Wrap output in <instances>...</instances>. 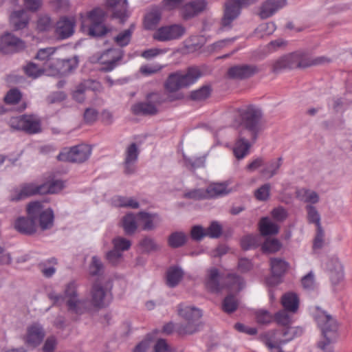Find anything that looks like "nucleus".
Listing matches in <instances>:
<instances>
[{"instance_id": "42", "label": "nucleus", "mask_w": 352, "mask_h": 352, "mask_svg": "<svg viewBox=\"0 0 352 352\" xmlns=\"http://www.w3.org/2000/svg\"><path fill=\"white\" fill-rule=\"evenodd\" d=\"M282 157L270 161L261 170V174L267 178L272 177L277 174L278 169L282 165Z\"/></svg>"}, {"instance_id": "41", "label": "nucleus", "mask_w": 352, "mask_h": 352, "mask_svg": "<svg viewBox=\"0 0 352 352\" xmlns=\"http://www.w3.org/2000/svg\"><path fill=\"white\" fill-rule=\"evenodd\" d=\"M162 12L157 9H153L144 17V24L146 29L153 30L160 21Z\"/></svg>"}, {"instance_id": "14", "label": "nucleus", "mask_w": 352, "mask_h": 352, "mask_svg": "<svg viewBox=\"0 0 352 352\" xmlns=\"http://www.w3.org/2000/svg\"><path fill=\"white\" fill-rule=\"evenodd\" d=\"M9 125L14 129L23 131L30 134L41 131L40 121L32 115L12 117L9 120Z\"/></svg>"}, {"instance_id": "28", "label": "nucleus", "mask_w": 352, "mask_h": 352, "mask_svg": "<svg viewBox=\"0 0 352 352\" xmlns=\"http://www.w3.org/2000/svg\"><path fill=\"white\" fill-rule=\"evenodd\" d=\"M14 227L19 232L24 234H32L36 232V225L33 219L21 217L17 218L14 223Z\"/></svg>"}, {"instance_id": "19", "label": "nucleus", "mask_w": 352, "mask_h": 352, "mask_svg": "<svg viewBox=\"0 0 352 352\" xmlns=\"http://www.w3.org/2000/svg\"><path fill=\"white\" fill-rule=\"evenodd\" d=\"M148 99L155 101V103L149 102H138L131 107L132 112L135 115H155L157 113V103L160 104L159 96L157 94H151Z\"/></svg>"}, {"instance_id": "33", "label": "nucleus", "mask_w": 352, "mask_h": 352, "mask_svg": "<svg viewBox=\"0 0 352 352\" xmlns=\"http://www.w3.org/2000/svg\"><path fill=\"white\" fill-rule=\"evenodd\" d=\"M138 223L142 226V229L150 230L155 228L160 222V219L157 214H151L144 212L138 214Z\"/></svg>"}, {"instance_id": "48", "label": "nucleus", "mask_w": 352, "mask_h": 352, "mask_svg": "<svg viewBox=\"0 0 352 352\" xmlns=\"http://www.w3.org/2000/svg\"><path fill=\"white\" fill-rule=\"evenodd\" d=\"M133 30V28L131 26L130 28L120 32L115 37V42L120 47L126 46L131 41Z\"/></svg>"}, {"instance_id": "39", "label": "nucleus", "mask_w": 352, "mask_h": 352, "mask_svg": "<svg viewBox=\"0 0 352 352\" xmlns=\"http://www.w3.org/2000/svg\"><path fill=\"white\" fill-rule=\"evenodd\" d=\"M296 196L300 201L305 203L314 204L319 201V196L316 192L306 188L298 189Z\"/></svg>"}, {"instance_id": "46", "label": "nucleus", "mask_w": 352, "mask_h": 352, "mask_svg": "<svg viewBox=\"0 0 352 352\" xmlns=\"http://www.w3.org/2000/svg\"><path fill=\"white\" fill-rule=\"evenodd\" d=\"M53 27L52 19L47 14H41L36 23V29L39 32H47Z\"/></svg>"}, {"instance_id": "54", "label": "nucleus", "mask_w": 352, "mask_h": 352, "mask_svg": "<svg viewBox=\"0 0 352 352\" xmlns=\"http://www.w3.org/2000/svg\"><path fill=\"white\" fill-rule=\"evenodd\" d=\"M280 243L277 239H267L262 245L263 252H276L280 248Z\"/></svg>"}, {"instance_id": "37", "label": "nucleus", "mask_w": 352, "mask_h": 352, "mask_svg": "<svg viewBox=\"0 0 352 352\" xmlns=\"http://www.w3.org/2000/svg\"><path fill=\"white\" fill-rule=\"evenodd\" d=\"M281 304L286 311L290 313H296L298 309L299 300L296 294L287 293L283 296Z\"/></svg>"}, {"instance_id": "16", "label": "nucleus", "mask_w": 352, "mask_h": 352, "mask_svg": "<svg viewBox=\"0 0 352 352\" xmlns=\"http://www.w3.org/2000/svg\"><path fill=\"white\" fill-rule=\"evenodd\" d=\"M75 25L74 18L62 16L54 25V34L60 40L68 38L74 34Z\"/></svg>"}, {"instance_id": "30", "label": "nucleus", "mask_w": 352, "mask_h": 352, "mask_svg": "<svg viewBox=\"0 0 352 352\" xmlns=\"http://www.w3.org/2000/svg\"><path fill=\"white\" fill-rule=\"evenodd\" d=\"M100 85L98 82L91 80H87L80 83L73 93V98L78 102H82L85 100V92L88 89L93 91L98 90Z\"/></svg>"}, {"instance_id": "27", "label": "nucleus", "mask_w": 352, "mask_h": 352, "mask_svg": "<svg viewBox=\"0 0 352 352\" xmlns=\"http://www.w3.org/2000/svg\"><path fill=\"white\" fill-rule=\"evenodd\" d=\"M125 154V173L131 174L135 171V163L137 161L139 155V151L135 143L131 144L126 148Z\"/></svg>"}, {"instance_id": "64", "label": "nucleus", "mask_w": 352, "mask_h": 352, "mask_svg": "<svg viewBox=\"0 0 352 352\" xmlns=\"http://www.w3.org/2000/svg\"><path fill=\"white\" fill-rule=\"evenodd\" d=\"M272 314L265 310H259L256 313V321L259 324H267L272 320Z\"/></svg>"}, {"instance_id": "60", "label": "nucleus", "mask_w": 352, "mask_h": 352, "mask_svg": "<svg viewBox=\"0 0 352 352\" xmlns=\"http://www.w3.org/2000/svg\"><path fill=\"white\" fill-rule=\"evenodd\" d=\"M206 236L210 238H219L222 232L221 226L216 221L212 222L210 226L206 229Z\"/></svg>"}, {"instance_id": "61", "label": "nucleus", "mask_w": 352, "mask_h": 352, "mask_svg": "<svg viewBox=\"0 0 352 352\" xmlns=\"http://www.w3.org/2000/svg\"><path fill=\"white\" fill-rule=\"evenodd\" d=\"M113 247L116 250L121 252V251L127 250L131 247L130 241L122 238L117 237L113 240Z\"/></svg>"}, {"instance_id": "7", "label": "nucleus", "mask_w": 352, "mask_h": 352, "mask_svg": "<svg viewBox=\"0 0 352 352\" xmlns=\"http://www.w3.org/2000/svg\"><path fill=\"white\" fill-rule=\"evenodd\" d=\"M302 333L300 327H287L282 331H267L261 336V339L265 346L272 352Z\"/></svg>"}, {"instance_id": "43", "label": "nucleus", "mask_w": 352, "mask_h": 352, "mask_svg": "<svg viewBox=\"0 0 352 352\" xmlns=\"http://www.w3.org/2000/svg\"><path fill=\"white\" fill-rule=\"evenodd\" d=\"M183 276L182 271L177 267H170L166 274V283L170 287H175Z\"/></svg>"}, {"instance_id": "3", "label": "nucleus", "mask_w": 352, "mask_h": 352, "mask_svg": "<svg viewBox=\"0 0 352 352\" xmlns=\"http://www.w3.org/2000/svg\"><path fill=\"white\" fill-rule=\"evenodd\" d=\"M48 297L54 304L58 305H61L65 301L68 311L73 314L79 316L89 309L88 302L78 298L76 284L74 282H70L66 285L63 296L51 292L48 294Z\"/></svg>"}, {"instance_id": "20", "label": "nucleus", "mask_w": 352, "mask_h": 352, "mask_svg": "<svg viewBox=\"0 0 352 352\" xmlns=\"http://www.w3.org/2000/svg\"><path fill=\"white\" fill-rule=\"evenodd\" d=\"M289 267L288 263L280 258H271L270 267L272 276L266 282L269 285H276L280 282V277L285 273Z\"/></svg>"}, {"instance_id": "63", "label": "nucleus", "mask_w": 352, "mask_h": 352, "mask_svg": "<svg viewBox=\"0 0 352 352\" xmlns=\"http://www.w3.org/2000/svg\"><path fill=\"white\" fill-rule=\"evenodd\" d=\"M228 279L230 282H231V289L239 291L243 288V280L241 276L235 274H229L228 276Z\"/></svg>"}, {"instance_id": "55", "label": "nucleus", "mask_w": 352, "mask_h": 352, "mask_svg": "<svg viewBox=\"0 0 352 352\" xmlns=\"http://www.w3.org/2000/svg\"><path fill=\"white\" fill-rule=\"evenodd\" d=\"M21 94L16 89H10L4 97V102L8 104H14L21 100Z\"/></svg>"}, {"instance_id": "1", "label": "nucleus", "mask_w": 352, "mask_h": 352, "mask_svg": "<svg viewBox=\"0 0 352 352\" xmlns=\"http://www.w3.org/2000/svg\"><path fill=\"white\" fill-rule=\"evenodd\" d=\"M314 318L322 333L317 348L322 352H334V344L339 336L336 319L320 309H316Z\"/></svg>"}, {"instance_id": "12", "label": "nucleus", "mask_w": 352, "mask_h": 352, "mask_svg": "<svg viewBox=\"0 0 352 352\" xmlns=\"http://www.w3.org/2000/svg\"><path fill=\"white\" fill-rule=\"evenodd\" d=\"M230 191L227 184L214 183L209 185L206 190L195 189L185 193L184 196L186 198L199 200L223 196L230 193Z\"/></svg>"}, {"instance_id": "53", "label": "nucleus", "mask_w": 352, "mask_h": 352, "mask_svg": "<svg viewBox=\"0 0 352 352\" xmlns=\"http://www.w3.org/2000/svg\"><path fill=\"white\" fill-rule=\"evenodd\" d=\"M258 236L254 235H247L244 236L241 241V247L243 250H249L256 248L258 245Z\"/></svg>"}, {"instance_id": "17", "label": "nucleus", "mask_w": 352, "mask_h": 352, "mask_svg": "<svg viewBox=\"0 0 352 352\" xmlns=\"http://www.w3.org/2000/svg\"><path fill=\"white\" fill-rule=\"evenodd\" d=\"M24 47V42L10 33H6L0 38V52L3 54L17 52Z\"/></svg>"}, {"instance_id": "9", "label": "nucleus", "mask_w": 352, "mask_h": 352, "mask_svg": "<svg viewBox=\"0 0 352 352\" xmlns=\"http://www.w3.org/2000/svg\"><path fill=\"white\" fill-rule=\"evenodd\" d=\"M258 0H226L224 3L223 15L221 20V30H228L233 21L240 15L241 9L256 2Z\"/></svg>"}, {"instance_id": "57", "label": "nucleus", "mask_w": 352, "mask_h": 352, "mask_svg": "<svg viewBox=\"0 0 352 352\" xmlns=\"http://www.w3.org/2000/svg\"><path fill=\"white\" fill-rule=\"evenodd\" d=\"M103 270V264L99 258L93 256L89 267V274L92 276L99 275Z\"/></svg>"}, {"instance_id": "22", "label": "nucleus", "mask_w": 352, "mask_h": 352, "mask_svg": "<svg viewBox=\"0 0 352 352\" xmlns=\"http://www.w3.org/2000/svg\"><path fill=\"white\" fill-rule=\"evenodd\" d=\"M259 69L253 65H241L231 67L228 71L230 78L243 80L250 78L257 74Z\"/></svg>"}, {"instance_id": "18", "label": "nucleus", "mask_w": 352, "mask_h": 352, "mask_svg": "<svg viewBox=\"0 0 352 352\" xmlns=\"http://www.w3.org/2000/svg\"><path fill=\"white\" fill-rule=\"evenodd\" d=\"M91 303L96 308H102L109 305L112 299L110 292L104 289L99 283H95L92 287Z\"/></svg>"}, {"instance_id": "32", "label": "nucleus", "mask_w": 352, "mask_h": 352, "mask_svg": "<svg viewBox=\"0 0 352 352\" xmlns=\"http://www.w3.org/2000/svg\"><path fill=\"white\" fill-rule=\"evenodd\" d=\"M30 15L25 10L14 11L10 16V22L14 29L21 30L27 26L30 21Z\"/></svg>"}, {"instance_id": "52", "label": "nucleus", "mask_w": 352, "mask_h": 352, "mask_svg": "<svg viewBox=\"0 0 352 352\" xmlns=\"http://www.w3.org/2000/svg\"><path fill=\"white\" fill-rule=\"evenodd\" d=\"M222 307L225 312L232 313L236 309L238 302L234 296L230 295L225 298Z\"/></svg>"}, {"instance_id": "25", "label": "nucleus", "mask_w": 352, "mask_h": 352, "mask_svg": "<svg viewBox=\"0 0 352 352\" xmlns=\"http://www.w3.org/2000/svg\"><path fill=\"white\" fill-rule=\"evenodd\" d=\"M287 0H267L261 6L259 16L267 19L274 14L278 10L286 5Z\"/></svg>"}, {"instance_id": "8", "label": "nucleus", "mask_w": 352, "mask_h": 352, "mask_svg": "<svg viewBox=\"0 0 352 352\" xmlns=\"http://www.w3.org/2000/svg\"><path fill=\"white\" fill-rule=\"evenodd\" d=\"M178 314L186 321V324L180 325L177 331L180 335L192 334L199 330L201 311L195 307L180 305Z\"/></svg>"}, {"instance_id": "24", "label": "nucleus", "mask_w": 352, "mask_h": 352, "mask_svg": "<svg viewBox=\"0 0 352 352\" xmlns=\"http://www.w3.org/2000/svg\"><path fill=\"white\" fill-rule=\"evenodd\" d=\"M122 58L121 51L117 49H109L102 53L98 58L100 64L104 65L102 69L107 72L111 71L116 65V63Z\"/></svg>"}, {"instance_id": "35", "label": "nucleus", "mask_w": 352, "mask_h": 352, "mask_svg": "<svg viewBox=\"0 0 352 352\" xmlns=\"http://www.w3.org/2000/svg\"><path fill=\"white\" fill-rule=\"evenodd\" d=\"M250 147L251 144L248 140L239 138L233 146V154L237 160H241L248 154Z\"/></svg>"}, {"instance_id": "15", "label": "nucleus", "mask_w": 352, "mask_h": 352, "mask_svg": "<svg viewBox=\"0 0 352 352\" xmlns=\"http://www.w3.org/2000/svg\"><path fill=\"white\" fill-rule=\"evenodd\" d=\"M186 33V28L181 24H172L159 28L153 38L158 41L165 42L180 39Z\"/></svg>"}, {"instance_id": "13", "label": "nucleus", "mask_w": 352, "mask_h": 352, "mask_svg": "<svg viewBox=\"0 0 352 352\" xmlns=\"http://www.w3.org/2000/svg\"><path fill=\"white\" fill-rule=\"evenodd\" d=\"M91 148L87 144H82L72 146L69 148H64L57 156L60 161L74 163H82L89 157Z\"/></svg>"}, {"instance_id": "50", "label": "nucleus", "mask_w": 352, "mask_h": 352, "mask_svg": "<svg viewBox=\"0 0 352 352\" xmlns=\"http://www.w3.org/2000/svg\"><path fill=\"white\" fill-rule=\"evenodd\" d=\"M186 236L183 232H174L168 238V244L172 248H178L184 245Z\"/></svg>"}, {"instance_id": "23", "label": "nucleus", "mask_w": 352, "mask_h": 352, "mask_svg": "<svg viewBox=\"0 0 352 352\" xmlns=\"http://www.w3.org/2000/svg\"><path fill=\"white\" fill-rule=\"evenodd\" d=\"M78 60L76 57L66 60L56 59L55 63L49 72V76L65 75L72 72L78 67Z\"/></svg>"}, {"instance_id": "49", "label": "nucleus", "mask_w": 352, "mask_h": 352, "mask_svg": "<svg viewBox=\"0 0 352 352\" xmlns=\"http://www.w3.org/2000/svg\"><path fill=\"white\" fill-rule=\"evenodd\" d=\"M288 312L284 309V310L277 312L274 316L276 322L278 324L284 326L285 328L290 327L289 325L292 323L291 315Z\"/></svg>"}, {"instance_id": "34", "label": "nucleus", "mask_w": 352, "mask_h": 352, "mask_svg": "<svg viewBox=\"0 0 352 352\" xmlns=\"http://www.w3.org/2000/svg\"><path fill=\"white\" fill-rule=\"evenodd\" d=\"M44 336L43 328L37 324H34L28 329L26 342L28 344L35 346L42 342Z\"/></svg>"}, {"instance_id": "56", "label": "nucleus", "mask_w": 352, "mask_h": 352, "mask_svg": "<svg viewBox=\"0 0 352 352\" xmlns=\"http://www.w3.org/2000/svg\"><path fill=\"white\" fill-rule=\"evenodd\" d=\"M47 263L52 265L47 267L46 263H42L40 264V267L45 277H51L55 273L56 269L54 265L57 264V261L56 258H52L47 261Z\"/></svg>"}, {"instance_id": "59", "label": "nucleus", "mask_w": 352, "mask_h": 352, "mask_svg": "<svg viewBox=\"0 0 352 352\" xmlns=\"http://www.w3.org/2000/svg\"><path fill=\"white\" fill-rule=\"evenodd\" d=\"M271 186L269 184L261 186L254 192V196L259 201H265L270 197Z\"/></svg>"}, {"instance_id": "44", "label": "nucleus", "mask_w": 352, "mask_h": 352, "mask_svg": "<svg viewBox=\"0 0 352 352\" xmlns=\"http://www.w3.org/2000/svg\"><path fill=\"white\" fill-rule=\"evenodd\" d=\"M24 71L28 76L32 77L33 78H38L43 73H46L47 75L49 76V72H50V69H48L43 65L42 66V67H38L36 64L33 63H28L24 67Z\"/></svg>"}, {"instance_id": "38", "label": "nucleus", "mask_w": 352, "mask_h": 352, "mask_svg": "<svg viewBox=\"0 0 352 352\" xmlns=\"http://www.w3.org/2000/svg\"><path fill=\"white\" fill-rule=\"evenodd\" d=\"M138 223V214L132 213L126 214L122 219V226L126 234H131L135 232Z\"/></svg>"}, {"instance_id": "51", "label": "nucleus", "mask_w": 352, "mask_h": 352, "mask_svg": "<svg viewBox=\"0 0 352 352\" xmlns=\"http://www.w3.org/2000/svg\"><path fill=\"white\" fill-rule=\"evenodd\" d=\"M307 212V219L309 223H315L316 228L322 227L320 224V216L316 208L311 206L307 205L306 206Z\"/></svg>"}, {"instance_id": "29", "label": "nucleus", "mask_w": 352, "mask_h": 352, "mask_svg": "<svg viewBox=\"0 0 352 352\" xmlns=\"http://www.w3.org/2000/svg\"><path fill=\"white\" fill-rule=\"evenodd\" d=\"M205 0H195L186 3L183 8V16L185 19L191 18L206 9Z\"/></svg>"}, {"instance_id": "6", "label": "nucleus", "mask_w": 352, "mask_h": 352, "mask_svg": "<svg viewBox=\"0 0 352 352\" xmlns=\"http://www.w3.org/2000/svg\"><path fill=\"white\" fill-rule=\"evenodd\" d=\"M201 76V72L197 67H188L184 74L180 71L171 73L164 83L165 89L170 93L176 92L195 83Z\"/></svg>"}, {"instance_id": "11", "label": "nucleus", "mask_w": 352, "mask_h": 352, "mask_svg": "<svg viewBox=\"0 0 352 352\" xmlns=\"http://www.w3.org/2000/svg\"><path fill=\"white\" fill-rule=\"evenodd\" d=\"M28 215L34 219H38L40 227L42 230L51 228L54 221V213L50 208L44 209L41 202L34 201L27 206Z\"/></svg>"}, {"instance_id": "2", "label": "nucleus", "mask_w": 352, "mask_h": 352, "mask_svg": "<svg viewBox=\"0 0 352 352\" xmlns=\"http://www.w3.org/2000/svg\"><path fill=\"white\" fill-rule=\"evenodd\" d=\"M328 62H329V60L324 56L312 58L307 54L301 52H294L275 60L272 65V70L274 72H278L285 69L305 68Z\"/></svg>"}, {"instance_id": "36", "label": "nucleus", "mask_w": 352, "mask_h": 352, "mask_svg": "<svg viewBox=\"0 0 352 352\" xmlns=\"http://www.w3.org/2000/svg\"><path fill=\"white\" fill-rule=\"evenodd\" d=\"M55 49L53 47H47L41 49L36 54V59L44 61L43 66L51 70L53 67L56 59L53 58L52 56L54 54Z\"/></svg>"}, {"instance_id": "62", "label": "nucleus", "mask_w": 352, "mask_h": 352, "mask_svg": "<svg viewBox=\"0 0 352 352\" xmlns=\"http://www.w3.org/2000/svg\"><path fill=\"white\" fill-rule=\"evenodd\" d=\"M167 51L168 50L166 49L151 48L143 51L141 53V56L145 59L148 60L155 58L159 55L166 54Z\"/></svg>"}, {"instance_id": "45", "label": "nucleus", "mask_w": 352, "mask_h": 352, "mask_svg": "<svg viewBox=\"0 0 352 352\" xmlns=\"http://www.w3.org/2000/svg\"><path fill=\"white\" fill-rule=\"evenodd\" d=\"M113 204L118 207H129L131 208H138V202L131 197H116L113 199Z\"/></svg>"}, {"instance_id": "40", "label": "nucleus", "mask_w": 352, "mask_h": 352, "mask_svg": "<svg viewBox=\"0 0 352 352\" xmlns=\"http://www.w3.org/2000/svg\"><path fill=\"white\" fill-rule=\"evenodd\" d=\"M259 230L263 236L275 234L278 232V226L272 223L268 217H263L259 222Z\"/></svg>"}, {"instance_id": "47", "label": "nucleus", "mask_w": 352, "mask_h": 352, "mask_svg": "<svg viewBox=\"0 0 352 352\" xmlns=\"http://www.w3.org/2000/svg\"><path fill=\"white\" fill-rule=\"evenodd\" d=\"M211 93L210 86H203L199 89L195 90L190 94V98L195 101L204 100L209 97Z\"/></svg>"}, {"instance_id": "4", "label": "nucleus", "mask_w": 352, "mask_h": 352, "mask_svg": "<svg viewBox=\"0 0 352 352\" xmlns=\"http://www.w3.org/2000/svg\"><path fill=\"white\" fill-rule=\"evenodd\" d=\"M64 186L60 180L48 182L39 186L25 183L14 188L10 195L11 201H20L36 194H53L61 190Z\"/></svg>"}, {"instance_id": "5", "label": "nucleus", "mask_w": 352, "mask_h": 352, "mask_svg": "<svg viewBox=\"0 0 352 352\" xmlns=\"http://www.w3.org/2000/svg\"><path fill=\"white\" fill-rule=\"evenodd\" d=\"M239 119V125L242 126L252 133V139L255 142L258 133L261 130V119L262 113L254 105L249 104L236 110Z\"/></svg>"}, {"instance_id": "26", "label": "nucleus", "mask_w": 352, "mask_h": 352, "mask_svg": "<svg viewBox=\"0 0 352 352\" xmlns=\"http://www.w3.org/2000/svg\"><path fill=\"white\" fill-rule=\"evenodd\" d=\"M107 7L113 9V16L124 22L128 17L126 0H105Z\"/></svg>"}, {"instance_id": "58", "label": "nucleus", "mask_w": 352, "mask_h": 352, "mask_svg": "<svg viewBox=\"0 0 352 352\" xmlns=\"http://www.w3.org/2000/svg\"><path fill=\"white\" fill-rule=\"evenodd\" d=\"M164 67L160 64L143 65L140 67V71L144 76H150L160 72Z\"/></svg>"}, {"instance_id": "21", "label": "nucleus", "mask_w": 352, "mask_h": 352, "mask_svg": "<svg viewBox=\"0 0 352 352\" xmlns=\"http://www.w3.org/2000/svg\"><path fill=\"white\" fill-rule=\"evenodd\" d=\"M329 278L333 287L336 289L344 280V268L336 257L331 258L327 264Z\"/></svg>"}, {"instance_id": "10", "label": "nucleus", "mask_w": 352, "mask_h": 352, "mask_svg": "<svg viewBox=\"0 0 352 352\" xmlns=\"http://www.w3.org/2000/svg\"><path fill=\"white\" fill-rule=\"evenodd\" d=\"M104 12L100 8H96L84 16L80 14V19L82 27L86 25L87 19L90 24L89 27V34L93 36H101L107 32V28L103 24Z\"/></svg>"}, {"instance_id": "31", "label": "nucleus", "mask_w": 352, "mask_h": 352, "mask_svg": "<svg viewBox=\"0 0 352 352\" xmlns=\"http://www.w3.org/2000/svg\"><path fill=\"white\" fill-rule=\"evenodd\" d=\"M220 274L217 268L212 267L208 270L207 276L205 280V285L211 292H219L222 289L219 283Z\"/></svg>"}]
</instances>
